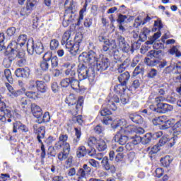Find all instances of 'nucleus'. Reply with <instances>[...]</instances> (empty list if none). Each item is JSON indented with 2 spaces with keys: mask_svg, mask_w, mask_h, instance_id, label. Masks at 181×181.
<instances>
[{
  "mask_svg": "<svg viewBox=\"0 0 181 181\" xmlns=\"http://www.w3.org/2000/svg\"><path fill=\"white\" fill-rule=\"evenodd\" d=\"M62 46L65 45L66 49H69V52L74 56H76L77 53H78V50H80V42H74V40L71 38V31L67 30L66 31L62 40Z\"/></svg>",
  "mask_w": 181,
  "mask_h": 181,
  "instance_id": "1",
  "label": "nucleus"
},
{
  "mask_svg": "<svg viewBox=\"0 0 181 181\" xmlns=\"http://www.w3.org/2000/svg\"><path fill=\"white\" fill-rule=\"evenodd\" d=\"M116 40L117 47L122 53H129V51L134 53L135 50H138L141 47V42L138 41H134L130 46L127 42V40H125V37L122 35H118Z\"/></svg>",
  "mask_w": 181,
  "mask_h": 181,
  "instance_id": "2",
  "label": "nucleus"
},
{
  "mask_svg": "<svg viewBox=\"0 0 181 181\" xmlns=\"http://www.w3.org/2000/svg\"><path fill=\"white\" fill-rule=\"evenodd\" d=\"M57 67L59 66V59L57 56L52 54V52H46L42 57V61L40 62V67L42 71H47L50 67Z\"/></svg>",
  "mask_w": 181,
  "mask_h": 181,
  "instance_id": "3",
  "label": "nucleus"
},
{
  "mask_svg": "<svg viewBox=\"0 0 181 181\" xmlns=\"http://www.w3.org/2000/svg\"><path fill=\"white\" fill-rule=\"evenodd\" d=\"M163 57V52L162 50L153 49L147 53V57L145 58L144 62L147 66H156L159 64L160 60Z\"/></svg>",
  "mask_w": 181,
  "mask_h": 181,
  "instance_id": "4",
  "label": "nucleus"
},
{
  "mask_svg": "<svg viewBox=\"0 0 181 181\" xmlns=\"http://www.w3.org/2000/svg\"><path fill=\"white\" fill-rule=\"evenodd\" d=\"M95 72L93 68H87L84 64H81L78 66V78L79 81H83L88 78L90 81H94Z\"/></svg>",
  "mask_w": 181,
  "mask_h": 181,
  "instance_id": "5",
  "label": "nucleus"
},
{
  "mask_svg": "<svg viewBox=\"0 0 181 181\" xmlns=\"http://www.w3.org/2000/svg\"><path fill=\"white\" fill-rule=\"evenodd\" d=\"M4 76L6 78L7 81L9 83H5V86L7 90L9 91V97L11 98H15L16 97H19V95H22L23 92L21 90H16L13 89V87L11 84H13V78H12V73L11 72V69H5L4 70Z\"/></svg>",
  "mask_w": 181,
  "mask_h": 181,
  "instance_id": "6",
  "label": "nucleus"
},
{
  "mask_svg": "<svg viewBox=\"0 0 181 181\" xmlns=\"http://www.w3.org/2000/svg\"><path fill=\"white\" fill-rule=\"evenodd\" d=\"M107 108H103L100 110V115L102 117H107V115H111V110L115 111L117 110V105L116 104H118L119 103V98L117 95H109L107 98Z\"/></svg>",
  "mask_w": 181,
  "mask_h": 181,
  "instance_id": "7",
  "label": "nucleus"
},
{
  "mask_svg": "<svg viewBox=\"0 0 181 181\" xmlns=\"http://www.w3.org/2000/svg\"><path fill=\"white\" fill-rule=\"evenodd\" d=\"M74 1H70V6H69L66 10L64 15V21L62 22V25L64 28H67L70 23H74L76 21V18L77 16L74 14L73 11V8H74Z\"/></svg>",
  "mask_w": 181,
  "mask_h": 181,
  "instance_id": "8",
  "label": "nucleus"
},
{
  "mask_svg": "<svg viewBox=\"0 0 181 181\" xmlns=\"http://www.w3.org/2000/svg\"><path fill=\"white\" fill-rule=\"evenodd\" d=\"M122 120H119L117 124L114 126V128H121L122 131H123L124 135L127 136V139H136V138H139V136L136 135L135 132V126L129 125L125 127L124 128L122 127Z\"/></svg>",
  "mask_w": 181,
  "mask_h": 181,
  "instance_id": "9",
  "label": "nucleus"
},
{
  "mask_svg": "<svg viewBox=\"0 0 181 181\" xmlns=\"http://www.w3.org/2000/svg\"><path fill=\"white\" fill-rule=\"evenodd\" d=\"M83 97L80 96L77 100L74 94H70L66 98V103L69 107H72L74 114H75V115L78 112V108L83 105Z\"/></svg>",
  "mask_w": 181,
  "mask_h": 181,
  "instance_id": "10",
  "label": "nucleus"
},
{
  "mask_svg": "<svg viewBox=\"0 0 181 181\" xmlns=\"http://www.w3.org/2000/svg\"><path fill=\"white\" fill-rule=\"evenodd\" d=\"M27 50L29 54H33V53H36V54H42L45 51L43 48V44L40 42H35L33 40H29L26 44Z\"/></svg>",
  "mask_w": 181,
  "mask_h": 181,
  "instance_id": "11",
  "label": "nucleus"
},
{
  "mask_svg": "<svg viewBox=\"0 0 181 181\" xmlns=\"http://www.w3.org/2000/svg\"><path fill=\"white\" fill-rule=\"evenodd\" d=\"M80 57L82 62L91 66H95L97 62H98V55L93 50H90L88 52H83L80 55Z\"/></svg>",
  "mask_w": 181,
  "mask_h": 181,
  "instance_id": "12",
  "label": "nucleus"
},
{
  "mask_svg": "<svg viewBox=\"0 0 181 181\" xmlns=\"http://www.w3.org/2000/svg\"><path fill=\"white\" fill-rule=\"evenodd\" d=\"M162 135H163V132L160 131L153 134L147 133L143 137L139 136V138L143 145H148V144H151L152 139H158V138H160Z\"/></svg>",
  "mask_w": 181,
  "mask_h": 181,
  "instance_id": "13",
  "label": "nucleus"
},
{
  "mask_svg": "<svg viewBox=\"0 0 181 181\" xmlns=\"http://www.w3.org/2000/svg\"><path fill=\"white\" fill-rule=\"evenodd\" d=\"M63 67L66 69L64 71L65 74L69 77V78H74L76 74H77L78 66L76 64H70V62H65L63 64Z\"/></svg>",
  "mask_w": 181,
  "mask_h": 181,
  "instance_id": "14",
  "label": "nucleus"
},
{
  "mask_svg": "<svg viewBox=\"0 0 181 181\" xmlns=\"http://www.w3.org/2000/svg\"><path fill=\"white\" fill-rule=\"evenodd\" d=\"M16 110H11V108L6 107V104L4 102L0 101V117H7V118H12L13 115H16Z\"/></svg>",
  "mask_w": 181,
  "mask_h": 181,
  "instance_id": "15",
  "label": "nucleus"
},
{
  "mask_svg": "<svg viewBox=\"0 0 181 181\" xmlns=\"http://www.w3.org/2000/svg\"><path fill=\"white\" fill-rule=\"evenodd\" d=\"M37 131L38 132L37 139L41 144V160H43L46 158V149L45 148V144L42 141V138H45V127H39Z\"/></svg>",
  "mask_w": 181,
  "mask_h": 181,
  "instance_id": "16",
  "label": "nucleus"
},
{
  "mask_svg": "<svg viewBox=\"0 0 181 181\" xmlns=\"http://www.w3.org/2000/svg\"><path fill=\"white\" fill-rule=\"evenodd\" d=\"M35 6H36L35 0H27L25 7L23 8L21 11V16H28L30 15V12L33 11Z\"/></svg>",
  "mask_w": 181,
  "mask_h": 181,
  "instance_id": "17",
  "label": "nucleus"
},
{
  "mask_svg": "<svg viewBox=\"0 0 181 181\" xmlns=\"http://www.w3.org/2000/svg\"><path fill=\"white\" fill-rule=\"evenodd\" d=\"M114 139L115 141L117 142L119 145H125V144L129 141L128 137L122 129L115 135Z\"/></svg>",
  "mask_w": 181,
  "mask_h": 181,
  "instance_id": "18",
  "label": "nucleus"
},
{
  "mask_svg": "<svg viewBox=\"0 0 181 181\" xmlns=\"http://www.w3.org/2000/svg\"><path fill=\"white\" fill-rule=\"evenodd\" d=\"M98 39L101 43H104V45H108L109 48L113 52L116 50L117 47H118L117 45V41H115V40H112L110 41V40L106 37H104V35L98 36Z\"/></svg>",
  "mask_w": 181,
  "mask_h": 181,
  "instance_id": "19",
  "label": "nucleus"
},
{
  "mask_svg": "<svg viewBox=\"0 0 181 181\" xmlns=\"http://www.w3.org/2000/svg\"><path fill=\"white\" fill-rule=\"evenodd\" d=\"M96 64L98 71H105L110 67V59L107 57H103L98 61Z\"/></svg>",
  "mask_w": 181,
  "mask_h": 181,
  "instance_id": "20",
  "label": "nucleus"
},
{
  "mask_svg": "<svg viewBox=\"0 0 181 181\" xmlns=\"http://www.w3.org/2000/svg\"><path fill=\"white\" fill-rule=\"evenodd\" d=\"M158 109L157 112L159 114H166V112H170L173 110V106L168 103H157Z\"/></svg>",
  "mask_w": 181,
  "mask_h": 181,
  "instance_id": "21",
  "label": "nucleus"
},
{
  "mask_svg": "<svg viewBox=\"0 0 181 181\" xmlns=\"http://www.w3.org/2000/svg\"><path fill=\"white\" fill-rule=\"evenodd\" d=\"M63 152H60L58 154V159L60 160H66L69 158V154L70 153V144L65 143L63 144Z\"/></svg>",
  "mask_w": 181,
  "mask_h": 181,
  "instance_id": "22",
  "label": "nucleus"
},
{
  "mask_svg": "<svg viewBox=\"0 0 181 181\" xmlns=\"http://www.w3.org/2000/svg\"><path fill=\"white\" fill-rule=\"evenodd\" d=\"M69 139V136L67 134H60L59 137V141L55 144L53 149L56 151H59V149H62L63 145L64 144H67V140Z\"/></svg>",
  "mask_w": 181,
  "mask_h": 181,
  "instance_id": "23",
  "label": "nucleus"
},
{
  "mask_svg": "<svg viewBox=\"0 0 181 181\" xmlns=\"http://www.w3.org/2000/svg\"><path fill=\"white\" fill-rule=\"evenodd\" d=\"M13 125V132H14V134L18 132V131H21V132H29V128H28L26 125L22 124L21 122H15Z\"/></svg>",
  "mask_w": 181,
  "mask_h": 181,
  "instance_id": "24",
  "label": "nucleus"
},
{
  "mask_svg": "<svg viewBox=\"0 0 181 181\" xmlns=\"http://www.w3.org/2000/svg\"><path fill=\"white\" fill-rule=\"evenodd\" d=\"M165 144H168L169 146L172 148L175 144L176 141H175V137L171 138L170 140L166 136H163L158 141V144L157 145L160 146H163V145H165Z\"/></svg>",
  "mask_w": 181,
  "mask_h": 181,
  "instance_id": "25",
  "label": "nucleus"
},
{
  "mask_svg": "<svg viewBox=\"0 0 181 181\" xmlns=\"http://www.w3.org/2000/svg\"><path fill=\"white\" fill-rule=\"evenodd\" d=\"M31 111L33 112V116L35 118H40L42 115H43V112H42V108L39 107L37 105L33 103L31 105Z\"/></svg>",
  "mask_w": 181,
  "mask_h": 181,
  "instance_id": "26",
  "label": "nucleus"
},
{
  "mask_svg": "<svg viewBox=\"0 0 181 181\" xmlns=\"http://www.w3.org/2000/svg\"><path fill=\"white\" fill-rule=\"evenodd\" d=\"M19 44L17 41H11L10 44H8L6 48L7 53H13V52H18L19 50Z\"/></svg>",
  "mask_w": 181,
  "mask_h": 181,
  "instance_id": "27",
  "label": "nucleus"
},
{
  "mask_svg": "<svg viewBox=\"0 0 181 181\" xmlns=\"http://www.w3.org/2000/svg\"><path fill=\"white\" fill-rule=\"evenodd\" d=\"M129 118L132 121V122H134V124H143L144 122V118H142V116L137 113L129 114Z\"/></svg>",
  "mask_w": 181,
  "mask_h": 181,
  "instance_id": "28",
  "label": "nucleus"
},
{
  "mask_svg": "<svg viewBox=\"0 0 181 181\" xmlns=\"http://www.w3.org/2000/svg\"><path fill=\"white\" fill-rule=\"evenodd\" d=\"M131 77V75L129 74V72L126 71L122 74H120L118 76V81L119 83H122L123 84H128V81Z\"/></svg>",
  "mask_w": 181,
  "mask_h": 181,
  "instance_id": "29",
  "label": "nucleus"
},
{
  "mask_svg": "<svg viewBox=\"0 0 181 181\" xmlns=\"http://www.w3.org/2000/svg\"><path fill=\"white\" fill-rule=\"evenodd\" d=\"M69 85L71 86V89L75 90V91H81V86H80V81L74 78H71Z\"/></svg>",
  "mask_w": 181,
  "mask_h": 181,
  "instance_id": "30",
  "label": "nucleus"
},
{
  "mask_svg": "<svg viewBox=\"0 0 181 181\" xmlns=\"http://www.w3.org/2000/svg\"><path fill=\"white\" fill-rule=\"evenodd\" d=\"M141 143V139L139 137H136L135 139L132 140V142L127 143L125 146L127 151H132L135 148V145Z\"/></svg>",
  "mask_w": 181,
  "mask_h": 181,
  "instance_id": "31",
  "label": "nucleus"
},
{
  "mask_svg": "<svg viewBox=\"0 0 181 181\" xmlns=\"http://www.w3.org/2000/svg\"><path fill=\"white\" fill-rule=\"evenodd\" d=\"M95 148L99 151V152H104L107 149V143L105 141L99 139L98 143L96 144Z\"/></svg>",
  "mask_w": 181,
  "mask_h": 181,
  "instance_id": "32",
  "label": "nucleus"
},
{
  "mask_svg": "<svg viewBox=\"0 0 181 181\" xmlns=\"http://www.w3.org/2000/svg\"><path fill=\"white\" fill-rule=\"evenodd\" d=\"M17 42L20 47H23L28 43V35L26 34H21L17 38Z\"/></svg>",
  "mask_w": 181,
  "mask_h": 181,
  "instance_id": "33",
  "label": "nucleus"
},
{
  "mask_svg": "<svg viewBox=\"0 0 181 181\" xmlns=\"http://www.w3.org/2000/svg\"><path fill=\"white\" fill-rule=\"evenodd\" d=\"M125 90H127V84L120 83L119 84L115 85L114 87V91L117 93V94H122V93H125Z\"/></svg>",
  "mask_w": 181,
  "mask_h": 181,
  "instance_id": "34",
  "label": "nucleus"
},
{
  "mask_svg": "<svg viewBox=\"0 0 181 181\" xmlns=\"http://www.w3.org/2000/svg\"><path fill=\"white\" fill-rule=\"evenodd\" d=\"M173 124V123H172V120L168 119V117H166L165 119H164L163 124H161L160 126V129L162 131L165 129H169V128H170Z\"/></svg>",
  "mask_w": 181,
  "mask_h": 181,
  "instance_id": "35",
  "label": "nucleus"
},
{
  "mask_svg": "<svg viewBox=\"0 0 181 181\" xmlns=\"http://www.w3.org/2000/svg\"><path fill=\"white\" fill-rule=\"evenodd\" d=\"M86 155H87V148H86V146H79L76 151L77 158H84Z\"/></svg>",
  "mask_w": 181,
  "mask_h": 181,
  "instance_id": "36",
  "label": "nucleus"
},
{
  "mask_svg": "<svg viewBox=\"0 0 181 181\" xmlns=\"http://www.w3.org/2000/svg\"><path fill=\"white\" fill-rule=\"evenodd\" d=\"M37 90L40 91V93H46V91H47V86L45 82L37 81Z\"/></svg>",
  "mask_w": 181,
  "mask_h": 181,
  "instance_id": "37",
  "label": "nucleus"
},
{
  "mask_svg": "<svg viewBox=\"0 0 181 181\" xmlns=\"http://www.w3.org/2000/svg\"><path fill=\"white\" fill-rule=\"evenodd\" d=\"M75 131V136H76V139H74V144L77 146L78 145V142L80 141V139L81 138V129L78 127L74 128Z\"/></svg>",
  "mask_w": 181,
  "mask_h": 181,
  "instance_id": "38",
  "label": "nucleus"
},
{
  "mask_svg": "<svg viewBox=\"0 0 181 181\" xmlns=\"http://www.w3.org/2000/svg\"><path fill=\"white\" fill-rule=\"evenodd\" d=\"M158 151H160V146L158 144L153 146L152 148L148 147L147 148V152H148V155H150V158H152V155H155L158 153Z\"/></svg>",
  "mask_w": 181,
  "mask_h": 181,
  "instance_id": "39",
  "label": "nucleus"
},
{
  "mask_svg": "<svg viewBox=\"0 0 181 181\" xmlns=\"http://www.w3.org/2000/svg\"><path fill=\"white\" fill-rule=\"evenodd\" d=\"M173 131L174 134V136H177V135H180L181 133V122H177L173 127Z\"/></svg>",
  "mask_w": 181,
  "mask_h": 181,
  "instance_id": "40",
  "label": "nucleus"
},
{
  "mask_svg": "<svg viewBox=\"0 0 181 181\" xmlns=\"http://www.w3.org/2000/svg\"><path fill=\"white\" fill-rule=\"evenodd\" d=\"M87 5H88L87 1H86L83 8L79 12V18H78V23H77L78 26H80V22H81V21H83L84 18V12L87 11Z\"/></svg>",
  "mask_w": 181,
  "mask_h": 181,
  "instance_id": "41",
  "label": "nucleus"
},
{
  "mask_svg": "<svg viewBox=\"0 0 181 181\" xmlns=\"http://www.w3.org/2000/svg\"><path fill=\"white\" fill-rule=\"evenodd\" d=\"M166 116H160L153 119L152 122L153 125H162L163 122H165Z\"/></svg>",
  "mask_w": 181,
  "mask_h": 181,
  "instance_id": "42",
  "label": "nucleus"
},
{
  "mask_svg": "<svg viewBox=\"0 0 181 181\" xmlns=\"http://www.w3.org/2000/svg\"><path fill=\"white\" fill-rule=\"evenodd\" d=\"M25 95L28 97V98H30L31 100H37V98H40L39 93L33 91L25 92Z\"/></svg>",
  "mask_w": 181,
  "mask_h": 181,
  "instance_id": "43",
  "label": "nucleus"
},
{
  "mask_svg": "<svg viewBox=\"0 0 181 181\" xmlns=\"http://www.w3.org/2000/svg\"><path fill=\"white\" fill-rule=\"evenodd\" d=\"M160 35H161L160 32H157V33H154L153 37H151L150 40L146 41V45H153V43H155V42H156V40H158V39H159Z\"/></svg>",
  "mask_w": 181,
  "mask_h": 181,
  "instance_id": "44",
  "label": "nucleus"
},
{
  "mask_svg": "<svg viewBox=\"0 0 181 181\" xmlns=\"http://www.w3.org/2000/svg\"><path fill=\"white\" fill-rule=\"evenodd\" d=\"M6 49V45L5 44V34L4 33H0V52L1 50Z\"/></svg>",
  "mask_w": 181,
  "mask_h": 181,
  "instance_id": "45",
  "label": "nucleus"
},
{
  "mask_svg": "<svg viewBox=\"0 0 181 181\" xmlns=\"http://www.w3.org/2000/svg\"><path fill=\"white\" fill-rule=\"evenodd\" d=\"M160 163L164 168H168L170 163H172V160H170V157L169 156H166L165 157L160 159Z\"/></svg>",
  "mask_w": 181,
  "mask_h": 181,
  "instance_id": "46",
  "label": "nucleus"
},
{
  "mask_svg": "<svg viewBox=\"0 0 181 181\" xmlns=\"http://www.w3.org/2000/svg\"><path fill=\"white\" fill-rule=\"evenodd\" d=\"M98 142V139L97 138L91 136L88 138L87 144L90 148H93L94 145L95 146H97Z\"/></svg>",
  "mask_w": 181,
  "mask_h": 181,
  "instance_id": "47",
  "label": "nucleus"
},
{
  "mask_svg": "<svg viewBox=\"0 0 181 181\" xmlns=\"http://www.w3.org/2000/svg\"><path fill=\"white\" fill-rule=\"evenodd\" d=\"M87 174L84 172V170L82 168H79L76 176H78V181H83V179L86 178V175Z\"/></svg>",
  "mask_w": 181,
  "mask_h": 181,
  "instance_id": "48",
  "label": "nucleus"
},
{
  "mask_svg": "<svg viewBox=\"0 0 181 181\" xmlns=\"http://www.w3.org/2000/svg\"><path fill=\"white\" fill-rule=\"evenodd\" d=\"M59 46V40L56 39H53L50 41L49 47L51 50H57Z\"/></svg>",
  "mask_w": 181,
  "mask_h": 181,
  "instance_id": "49",
  "label": "nucleus"
},
{
  "mask_svg": "<svg viewBox=\"0 0 181 181\" xmlns=\"http://www.w3.org/2000/svg\"><path fill=\"white\" fill-rule=\"evenodd\" d=\"M101 163L106 170H110V169H111V165H110V163L108 162V157H104Z\"/></svg>",
  "mask_w": 181,
  "mask_h": 181,
  "instance_id": "50",
  "label": "nucleus"
},
{
  "mask_svg": "<svg viewBox=\"0 0 181 181\" xmlns=\"http://www.w3.org/2000/svg\"><path fill=\"white\" fill-rule=\"evenodd\" d=\"M138 74H144V66H141V65H138L134 72H133V76L135 77L136 76H138Z\"/></svg>",
  "mask_w": 181,
  "mask_h": 181,
  "instance_id": "51",
  "label": "nucleus"
},
{
  "mask_svg": "<svg viewBox=\"0 0 181 181\" xmlns=\"http://www.w3.org/2000/svg\"><path fill=\"white\" fill-rule=\"evenodd\" d=\"M71 79V78H66L62 79L60 82L61 86L64 88L69 87L70 85Z\"/></svg>",
  "mask_w": 181,
  "mask_h": 181,
  "instance_id": "52",
  "label": "nucleus"
},
{
  "mask_svg": "<svg viewBox=\"0 0 181 181\" xmlns=\"http://www.w3.org/2000/svg\"><path fill=\"white\" fill-rule=\"evenodd\" d=\"M153 43L154 44H153V47L156 50H159V49H165V45H163V43L159 41L154 42Z\"/></svg>",
  "mask_w": 181,
  "mask_h": 181,
  "instance_id": "53",
  "label": "nucleus"
},
{
  "mask_svg": "<svg viewBox=\"0 0 181 181\" xmlns=\"http://www.w3.org/2000/svg\"><path fill=\"white\" fill-rule=\"evenodd\" d=\"M128 19V16L122 14H119L118 18L117 19V22L119 24H123L125 21Z\"/></svg>",
  "mask_w": 181,
  "mask_h": 181,
  "instance_id": "54",
  "label": "nucleus"
},
{
  "mask_svg": "<svg viewBox=\"0 0 181 181\" xmlns=\"http://www.w3.org/2000/svg\"><path fill=\"white\" fill-rule=\"evenodd\" d=\"M13 59L11 57L8 58H6L4 60L3 64L6 67L7 69L9 68V66L12 64Z\"/></svg>",
  "mask_w": 181,
  "mask_h": 181,
  "instance_id": "55",
  "label": "nucleus"
},
{
  "mask_svg": "<svg viewBox=\"0 0 181 181\" xmlns=\"http://www.w3.org/2000/svg\"><path fill=\"white\" fill-rule=\"evenodd\" d=\"M171 54H175L176 57H180L181 52L176 47H173L170 49Z\"/></svg>",
  "mask_w": 181,
  "mask_h": 181,
  "instance_id": "56",
  "label": "nucleus"
},
{
  "mask_svg": "<svg viewBox=\"0 0 181 181\" xmlns=\"http://www.w3.org/2000/svg\"><path fill=\"white\" fill-rule=\"evenodd\" d=\"M50 121V113L49 112H45L43 115L42 122H49Z\"/></svg>",
  "mask_w": 181,
  "mask_h": 181,
  "instance_id": "57",
  "label": "nucleus"
},
{
  "mask_svg": "<svg viewBox=\"0 0 181 181\" xmlns=\"http://www.w3.org/2000/svg\"><path fill=\"white\" fill-rule=\"evenodd\" d=\"M156 74H158V71L155 69H151L148 74V77L153 78V77H156Z\"/></svg>",
  "mask_w": 181,
  "mask_h": 181,
  "instance_id": "58",
  "label": "nucleus"
},
{
  "mask_svg": "<svg viewBox=\"0 0 181 181\" xmlns=\"http://www.w3.org/2000/svg\"><path fill=\"white\" fill-rule=\"evenodd\" d=\"M154 26L158 28L159 30L163 28V24H162V20L160 18H158L157 21H154Z\"/></svg>",
  "mask_w": 181,
  "mask_h": 181,
  "instance_id": "59",
  "label": "nucleus"
},
{
  "mask_svg": "<svg viewBox=\"0 0 181 181\" xmlns=\"http://www.w3.org/2000/svg\"><path fill=\"white\" fill-rule=\"evenodd\" d=\"M16 33V28L15 27H11L7 30L8 36H13Z\"/></svg>",
  "mask_w": 181,
  "mask_h": 181,
  "instance_id": "60",
  "label": "nucleus"
},
{
  "mask_svg": "<svg viewBox=\"0 0 181 181\" xmlns=\"http://www.w3.org/2000/svg\"><path fill=\"white\" fill-rule=\"evenodd\" d=\"M95 132L98 134L100 135V134H103V131H104V128L101 127V125L98 124L95 128H94Z\"/></svg>",
  "mask_w": 181,
  "mask_h": 181,
  "instance_id": "61",
  "label": "nucleus"
},
{
  "mask_svg": "<svg viewBox=\"0 0 181 181\" xmlns=\"http://www.w3.org/2000/svg\"><path fill=\"white\" fill-rule=\"evenodd\" d=\"M52 90L53 93L59 92V84L57 82H53L51 86Z\"/></svg>",
  "mask_w": 181,
  "mask_h": 181,
  "instance_id": "62",
  "label": "nucleus"
},
{
  "mask_svg": "<svg viewBox=\"0 0 181 181\" xmlns=\"http://www.w3.org/2000/svg\"><path fill=\"white\" fill-rule=\"evenodd\" d=\"M142 23H143V21H142V20H141V18L137 17L135 19L134 26V28H139V26H141V25H142Z\"/></svg>",
  "mask_w": 181,
  "mask_h": 181,
  "instance_id": "63",
  "label": "nucleus"
},
{
  "mask_svg": "<svg viewBox=\"0 0 181 181\" xmlns=\"http://www.w3.org/2000/svg\"><path fill=\"white\" fill-rule=\"evenodd\" d=\"M88 163L90 165V166H93V168H98L100 165V163H98V161L94 159H90L88 160Z\"/></svg>",
  "mask_w": 181,
  "mask_h": 181,
  "instance_id": "64",
  "label": "nucleus"
}]
</instances>
